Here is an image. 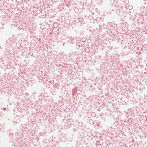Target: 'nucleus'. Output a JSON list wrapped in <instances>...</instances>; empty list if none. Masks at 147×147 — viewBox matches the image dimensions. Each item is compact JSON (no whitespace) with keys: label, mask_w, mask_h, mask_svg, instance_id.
Returning a JSON list of instances; mask_svg holds the SVG:
<instances>
[{"label":"nucleus","mask_w":147,"mask_h":147,"mask_svg":"<svg viewBox=\"0 0 147 147\" xmlns=\"http://www.w3.org/2000/svg\"><path fill=\"white\" fill-rule=\"evenodd\" d=\"M3 110L5 111L6 110V109L5 108H4Z\"/></svg>","instance_id":"obj_1"}]
</instances>
